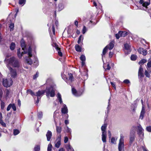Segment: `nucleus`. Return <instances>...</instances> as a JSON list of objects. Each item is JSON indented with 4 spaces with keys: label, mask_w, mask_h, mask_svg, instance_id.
Segmentation results:
<instances>
[{
    "label": "nucleus",
    "mask_w": 151,
    "mask_h": 151,
    "mask_svg": "<svg viewBox=\"0 0 151 151\" xmlns=\"http://www.w3.org/2000/svg\"><path fill=\"white\" fill-rule=\"evenodd\" d=\"M65 129L67 133H69L70 134H71V129L70 128H69L68 126H67L66 128Z\"/></svg>",
    "instance_id": "nucleus-40"
},
{
    "label": "nucleus",
    "mask_w": 151,
    "mask_h": 151,
    "mask_svg": "<svg viewBox=\"0 0 151 151\" xmlns=\"http://www.w3.org/2000/svg\"><path fill=\"white\" fill-rule=\"evenodd\" d=\"M111 142L113 144H115V139L114 137H112L111 139Z\"/></svg>",
    "instance_id": "nucleus-57"
},
{
    "label": "nucleus",
    "mask_w": 151,
    "mask_h": 151,
    "mask_svg": "<svg viewBox=\"0 0 151 151\" xmlns=\"http://www.w3.org/2000/svg\"><path fill=\"white\" fill-rule=\"evenodd\" d=\"M103 68L105 70H109L111 69V67L110 66L109 63L104 64Z\"/></svg>",
    "instance_id": "nucleus-33"
},
{
    "label": "nucleus",
    "mask_w": 151,
    "mask_h": 151,
    "mask_svg": "<svg viewBox=\"0 0 151 151\" xmlns=\"http://www.w3.org/2000/svg\"><path fill=\"white\" fill-rule=\"evenodd\" d=\"M142 148L143 151H148L146 148L144 146H142Z\"/></svg>",
    "instance_id": "nucleus-63"
},
{
    "label": "nucleus",
    "mask_w": 151,
    "mask_h": 151,
    "mask_svg": "<svg viewBox=\"0 0 151 151\" xmlns=\"http://www.w3.org/2000/svg\"><path fill=\"white\" fill-rule=\"evenodd\" d=\"M55 113H56V112L55 111L54 112V113L53 117H54V122H55V126H56V131H57V132L58 133H59L60 134L61 132V127L58 126L57 125V123L55 121V117H54L55 115Z\"/></svg>",
    "instance_id": "nucleus-17"
},
{
    "label": "nucleus",
    "mask_w": 151,
    "mask_h": 151,
    "mask_svg": "<svg viewBox=\"0 0 151 151\" xmlns=\"http://www.w3.org/2000/svg\"><path fill=\"white\" fill-rule=\"evenodd\" d=\"M27 93L30 94L32 96H35L36 95L35 93L30 89L27 90Z\"/></svg>",
    "instance_id": "nucleus-35"
},
{
    "label": "nucleus",
    "mask_w": 151,
    "mask_h": 151,
    "mask_svg": "<svg viewBox=\"0 0 151 151\" xmlns=\"http://www.w3.org/2000/svg\"><path fill=\"white\" fill-rule=\"evenodd\" d=\"M7 61L9 64L14 67L18 68L19 66V63L18 60L14 57L10 58Z\"/></svg>",
    "instance_id": "nucleus-4"
},
{
    "label": "nucleus",
    "mask_w": 151,
    "mask_h": 151,
    "mask_svg": "<svg viewBox=\"0 0 151 151\" xmlns=\"http://www.w3.org/2000/svg\"><path fill=\"white\" fill-rule=\"evenodd\" d=\"M113 55V53L111 52H110L109 54V57L111 58L112 57Z\"/></svg>",
    "instance_id": "nucleus-59"
},
{
    "label": "nucleus",
    "mask_w": 151,
    "mask_h": 151,
    "mask_svg": "<svg viewBox=\"0 0 151 151\" xmlns=\"http://www.w3.org/2000/svg\"><path fill=\"white\" fill-rule=\"evenodd\" d=\"M1 109H4L5 106V103L3 101H1Z\"/></svg>",
    "instance_id": "nucleus-48"
},
{
    "label": "nucleus",
    "mask_w": 151,
    "mask_h": 151,
    "mask_svg": "<svg viewBox=\"0 0 151 151\" xmlns=\"http://www.w3.org/2000/svg\"><path fill=\"white\" fill-rule=\"evenodd\" d=\"M72 91L73 94L77 97L81 95L83 92L82 90L77 91L73 87H72Z\"/></svg>",
    "instance_id": "nucleus-11"
},
{
    "label": "nucleus",
    "mask_w": 151,
    "mask_h": 151,
    "mask_svg": "<svg viewBox=\"0 0 151 151\" xmlns=\"http://www.w3.org/2000/svg\"><path fill=\"white\" fill-rule=\"evenodd\" d=\"M137 58V56L135 55H132L131 56V59L132 60H135Z\"/></svg>",
    "instance_id": "nucleus-42"
},
{
    "label": "nucleus",
    "mask_w": 151,
    "mask_h": 151,
    "mask_svg": "<svg viewBox=\"0 0 151 151\" xmlns=\"http://www.w3.org/2000/svg\"><path fill=\"white\" fill-rule=\"evenodd\" d=\"M137 128V134L138 135L139 137L142 139L144 136V130L142 128L141 126L139 124L136 127Z\"/></svg>",
    "instance_id": "nucleus-8"
},
{
    "label": "nucleus",
    "mask_w": 151,
    "mask_h": 151,
    "mask_svg": "<svg viewBox=\"0 0 151 151\" xmlns=\"http://www.w3.org/2000/svg\"><path fill=\"white\" fill-rule=\"evenodd\" d=\"M136 129V126H133L130 130L129 135V144L130 145L132 144L133 142L135 140V134Z\"/></svg>",
    "instance_id": "nucleus-3"
},
{
    "label": "nucleus",
    "mask_w": 151,
    "mask_h": 151,
    "mask_svg": "<svg viewBox=\"0 0 151 151\" xmlns=\"http://www.w3.org/2000/svg\"><path fill=\"white\" fill-rule=\"evenodd\" d=\"M46 92V96L48 98L49 96L51 97H53L55 96V90L53 87V86H51L49 87H47L45 90H39L36 93L35 96L37 97L42 96L44 93Z\"/></svg>",
    "instance_id": "nucleus-1"
},
{
    "label": "nucleus",
    "mask_w": 151,
    "mask_h": 151,
    "mask_svg": "<svg viewBox=\"0 0 151 151\" xmlns=\"http://www.w3.org/2000/svg\"><path fill=\"white\" fill-rule=\"evenodd\" d=\"M40 147L39 145H36L33 151H40Z\"/></svg>",
    "instance_id": "nucleus-39"
},
{
    "label": "nucleus",
    "mask_w": 151,
    "mask_h": 151,
    "mask_svg": "<svg viewBox=\"0 0 151 151\" xmlns=\"http://www.w3.org/2000/svg\"><path fill=\"white\" fill-rule=\"evenodd\" d=\"M9 27H10V29L11 31L12 30H13L14 27V24H11Z\"/></svg>",
    "instance_id": "nucleus-53"
},
{
    "label": "nucleus",
    "mask_w": 151,
    "mask_h": 151,
    "mask_svg": "<svg viewBox=\"0 0 151 151\" xmlns=\"http://www.w3.org/2000/svg\"><path fill=\"white\" fill-rule=\"evenodd\" d=\"M58 151H65V150L63 148H61L59 149Z\"/></svg>",
    "instance_id": "nucleus-64"
},
{
    "label": "nucleus",
    "mask_w": 151,
    "mask_h": 151,
    "mask_svg": "<svg viewBox=\"0 0 151 151\" xmlns=\"http://www.w3.org/2000/svg\"><path fill=\"white\" fill-rule=\"evenodd\" d=\"M80 59L82 61H85L86 60L85 56L84 55H82L80 57Z\"/></svg>",
    "instance_id": "nucleus-45"
},
{
    "label": "nucleus",
    "mask_w": 151,
    "mask_h": 151,
    "mask_svg": "<svg viewBox=\"0 0 151 151\" xmlns=\"http://www.w3.org/2000/svg\"><path fill=\"white\" fill-rule=\"evenodd\" d=\"M110 83H111V85L113 87H114V88L115 89H116V86H115V85L114 83H113L112 82H111Z\"/></svg>",
    "instance_id": "nucleus-61"
},
{
    "label": "nucleus",
    "mask_w": 151,
    "mask_h": 151,
    "mask_svg": "<svg viewBox=\"0 0 151 151\" xmlns=\"http://www.w3.org/2000/svg\"><path fill=\"white\" fill-rule=\"evenodd\" d=\"M15 47V44L14 42H12L10 46V48L11 50H13Z\"/></svg>",
    "instance_id": "nucleus-37"
},
{
    "label": "nucleus",
    "mask_w": 151,
    "mask_h": 151,
    "mask_svg": "<svg viewBox=\"0 0 151 151\" xmlns=\"http://www.w3.org/2000/svg\"><path fill=\"white\" fill-rule=\"evenodd\" d=\"M69 77L68 79V78H66V80L70 81V82H71L73 81V77L72 74L71 73H69L68 74Z\"/></svg>",
    "instance_id": "nucleus-27"
},
{
    "label": "nucleus",
    "mask_w": 151,
    "mask_h": 151,
    "mask_svg": "<svg viewBox=\"0 0 151 151\" xmlns=\"http://www.w3.org/2000/svg\"><path fill=\"white\" fill-rule=\"evenodd\" d=\"M61 135L59 134L57 137L56 140V143L55 146L57 148H58L61 145Z\"/></svg>",
    "instance_id": "nucleus-13"
},
{
    "label": "nucleus",
    "mask_w": 151,
    "mask_h": 151,
    "mask_svg": "<svg viewBox=\"0 0 151 151\" xmlns=\"http://www.w3.org/2000/svg\"><path fill=\"white\" fill-rule=\"evenodd\" d=\"M26 1V0H19V4L23 6L25 4Z\"/></svg>",
    "instance_id": "nucleus-38"
},
{
    "label": "nucleus",
    "mask_w": 151,
    "mask_h": 151,
    "mask_svg": "<svg viewBox=\"0 0 151 151\" xmlns=\"http://www.w3.org/2000/svg\"><path fill=\"white\" fill-rule=\"evenodd\" d=\"M145 114V109L144 108V106H142L139 116L140 119H143Z\"/></svg>",
    "instance_id": "nucleus-21"
},
{
    "label": "nucleus",
    "mask_w": 151,
    "mask_h": 151,
    "mask_svg": "<svg viewBox=\"0 0 151 151\" xmlns=\"http://www.w3.org/2000/svg\"><path fill=\"white\" fill-rule=\"evenodd\" d=\"M146 130L147 131L151 132V126H149L147 127Z\"/></svg>",
    "instance_id": "nucleus-51"
},
{
    "label": "nucleus",
    "mask_w": 151,
    "mask_h": 151,
    "mask_svg": "<svg viewBox=\"0 0 151 151\" xmlns=\"http://www.w3.org/2000/svg\"><path fill=\"white\" fill-rule=\"evenodd\" d=\"M119 32L121 37H124L127 35L128 33L126 31H120Z\"/></svg>",
    "instance_id": "nucleus-30"
},
{
    "label": "nucleus",
    "mask_w": 151,
    "mask_h": 151,
    "mask_svg": "<svg viewBox=\"0 0 151 151\" xmlns=\"http://www.w3.org/2000/svg\"><path fill=\"white\" fill-rule=\"evenodd\" d=\"M64 6L62 3H60L58 5V11H61L62 10L64 9Z\"/></svg>",
    "instance_id": "nucleus-29"
},
{
    "label": "nucleus",
    "mask_w": 151,
    "mask_h": 151,
    "mask_svg": "<svg viewBox=\"0 0 151 151\" xmlns=\"http://www.w3.org/2000/svg\"><path fill=\"white\" fill-rule=\"evenodd\" d=\"M12 108L13 109V111H16V106L14 104H12V105H11Z\"/></svg>",
    "instance_id": "nucleus-50"
},
{
    "label": "nucleus",
    "mask_w": 151,
    "mask_h": 151,
    "mask_svg": "<svg viewBox=\"0 0 151 151\" xmlns=\"http://www.w3.org/2000/svg\"><path fill=\"white\" fill-rule=\"evenodd\" d=\"M0 123L4 127H6V124L3 122L2 120L1 119H0Z\"/></svg>",
    "instance_id": "nucleus-46"
},
{
    "label": "nucleus",
    "mask_w": 151,
    "mask_h": 151,
    "mask_svg": "<svg viewBox=\"0 0 151 151\" xmlns=\"http://www.w3.org/2000/svg\"><path fill=\"white\" fill-rule=\"evenodd\" d=\"M83 36L81 35L78 38V44H79L81 42H82V44H83V43H82L83 41Z\"/></svg>",
    "instance_id": "nucleus-31"
},
{
    "label": "nucleus",
    "mask_w": 151,
    "mask_h": 151,
    "mask_svg": "<svg viewBox=\"0 0 151 151\" xmlns=\"http://www.w3.org/2000/svg\"><path fill=\"white\" fill-rule=\"evenodd\" d=\"M11 105H12V104H10L8 106L6 109V110L7 111H9L10 109L11 108H12Z\"/></svg>",
    "instance_id": "nucleus-54"
},
{
    "label": "nucleus",
    "mask_w": 151,
    "mask_h": 151,
    "mask_svg": "<svg viewBox=\"0 0 151 151\" xmlns=\"http://www.w3.org/2000/svg\"><path fill=\"white\" fill-rule=\"evenodd\" d=\"M9 70L10 72V74L12 78H15L17 75V71L15 69H13L11 67H9Z\"/></svg>",
    "instance_id": "nucleus-14"
},
{
    "label": "nucleus",
    "mask_w": 151,
    "mask_h": 151,
    "mask_svg": "<svg viewBox=\"0 0 151 151\" xmlns=\"http://www.w3.org/2000/svg\"><path fill=\"white\" fill-rule=\"evenodd\" d=\"M2 80L3 84L4 87H8L12 85L13 81L12 79H2Z\"/></svg>",
    "instance_id": "nucleus-10"
},
{
    "label": "nucleus",
    "mask_w": 151,
    "mask_h": 151,
    "mask_svg": "<svg viewBox=\"0 0 151 151\" xmlns=\"http://www.w3.org/2000/svg\"><path fill=\"white\" fill-rule=\"evenodd\" d=\"M24 54V51L23 52H22L21 53L20 52V49L19 48L17 50V54L18 57L19 58H22V56L23 54Z\"/></svg>",
    "instance_id": "nucleus-24"
},
{
    "label": "nucleus",
    "mask_w": 151,
    "mask_h": 151,
    "mask_svg": "<svg viewBox=\"0 0 151 151\" xmlns=\"http://www.w3.org/2000/svg\"><path fill=\"white\" fill-rule=\"evenodd\" d=\"M123 82L126 84H128L130 83V81L128 79H126Z\"/></svg>",
    "instance_id": "nucleus-58"
},
{
    "label": "nucleus",
    "mask_w": 151,
    "mask_h": 151,
    "mask_svg": "<svg viewBox=\"0 0 151 151\" xmlns=\"http://www.w3.org/2000/svg\"><path fill=\"white\" fill-rule=\"evenodd\" d=\"M139 3L141 4H142V6L145 7L146 9L147 8V6L150 5V0H147L146 1H145L144 0H140Z\"/></svg>",
    "instance_id": "nucleus-12"
},
{
    "label": "nucleus",
    "mask_w": 151,
    "mask_h": 151,
    "mask_svg": "<svg viewBox=\"0 0 151 151\" xmlns=\"http://www.w3.org/2000/svg\"><path fill=\"white\" fill-rule=\"evenodd\" d=\"M143 72V69L141 66H140L139 68L138 71V77L139 79H141L144 77Z\"/></svg>",
    "instance_id": "nucleus-16"
},
{
    "label": "nucleus",
    "mask_w": 151,
    "mask_h": 151,
    "mask_svg": "<svg viewBox=\"0 0 151 151\" xmlns=\"http://www.w3.org/2000/svg\"><path fill=\"white\" fill-rule=\"evenodd\" d=\"M34 65L35 67L37 66L38 65V61L37 58V57L35 56V58L34 60Z\"/></svg>",
    "instance_id": "nucleus-28"
},
{
    "label": "nucleus",
    "mask_w": 151,
    "mask_h": 151,
    "mask_svg": "<svg viewBox=\"0 0 151 151\" xmlns=\"http://www.w3.org/2000/svg\"><path fill=\"white\" fill-rule=\"evenodd\" d=\"M27 53L28 57L26 58V61L27 64L31 65L33 63L35 56H32V48L30 47H29Z\"/></svg>",
    "instance_id": "nucleus-2"
},
{
    "label": "nucleus",
    "mask_w": 151,
    "mask_h": 151,
    "mask_svg": "<svg viewBox=\"0 0 151 151\" xmlns=\"http://www.w3.org/2000/svg\"><path fill=\"white\" fill-rule=\"evenodd\" d=\"M65 148L68 151H74L73 148L71 146L70 144L66 145L65 146Z\"/></svg>",
    "instance_id": "nucleus-23"
},
{
    "label": "nucleus",
    "mask_w": 151,
    "mask_h": 151,
    "mask_svg": "<svg viewBox=\"0 0 151 151\" xmlns=\"http://www.w3.org/2000/svg\"><path fill=\"white\" fill-rule=\"evenodd\" d=\"M68 140V137L67 136H65L64 138V142L66 143L67 142Z\"/></svg>",
    "instance_id": "nucleus-52"
},
{
    "label": "nucleus",
    "mask_w": 151,
    "mask_h": 151,
    "mask_svg": "<svg viewBox=\"0 0 151 151\" xmlns=\"http://www.w3.org/2000/svg\"><path fill=\"white\" fill-rule=\"evenodd\" d=\"M108 134L109 138H110L111 136V133L110 131H108Z\"/></svg>",
    "instance_id": "nucleus-62"
},
{
    "label": "nucleus",
    "mask_w": 151,
    "mask_h": 151,
    "mask_svg": "<svg viewBox=\"0 0 151 151\" xmlns=\"http://www.w3.org/2000/svg\"><path fill=\"white\" fill-rule=\"evenodd\" d=\"M61 112L63 114H65L68 112V109L66 105L63 104V107L61 109Z\"/></svg>",
    "instance_id": "nucleus-20"
},
{
    "label": "nucleus",
    "mask_w": 151,
    "mask_h": 151,
    "mask_svg": "<svg viewBox=\"0 0 151 151\" xmlns=\"http://www.w3.org/2000/svg\"><path fill=\"white\" fill-rule=\"evenodd\" d=\"M21 45L22 50L24 51V53L27 54L28 52V50H27L26 47V45L24 42L23 40L21 41Z\"/></svg>",
    "instance_id": "nucleus-15"
},
{
    "label": "nucleus",
    "mask_w": 151,
    "mask_h": 151,
    "mask_svg": "<svg viewBox=\"0 0 151 151\" xmlns=\"http://www.w3.org/2000/svg\"><path fill=\"white\" fill-rule=\"evenodd\" d=\"M151 71H150L149 70L147 71V70H145V74L146 77L149 78L150 77V75L149 73L151 72Z\"/></svg>",
    "instance_id": "nucleus-36"
},
{
    "label": "nucleus",
    "mask_w": 151,
    "mask_h": 151,
    "mask_svg": "<svg viewBox=\"0 0 151 151\" xmlns=\"http://www.w3.org/2000/svg\"><path fill=\"white\" fill-rule=\"evenodd\" d=\"M57 99L59 100V102L60 104H62L63 103V101L61 98V94L59 93L57 94Z\"/></svg>",
    "instance_id": "nucleus-25"
},
{
    "label": "nucleus",
    "mask_w": 151,
    "mask_h": 151,
    "mask_svg": "<svg viewBox=\"0 0 151 151\" xmlns=\"http://www.w3.org/2000/svg\"><path fill=\"white\" fill-rule=\"evenodd\" d=\"M151 68V57L148 59V62L147 64V69Z\"/></svg>",
    "instance_id": "nucleus-34"
},
{
    "label": "nucleus",
    "mask_w": 151,
    "mask_h": 151,
    "mask_svg": "<svg viewBox=\"0 0 151 151\" xmlns=\"http://www.w3.org/2000/svg\"><path fill=\"white\" fill-rule=\"evenodd\" d=\"M37 116L39 118H41L42 117V112H40L37 114Z\"/></svg>",
    "instance_id": "nucleus-49"
},
{
    "label": "nucleus",
    "mask_w": 151,
    "mask_h": 151,
    "mask_svg": "<svg viewBox=\"0 0 151 151\" xmlns=\"http://www.w3.org/2000/svg\"><path fill=\"white\" fill-rule=\"evenodd\" d=\"M124 136L123 135L121 134L119 143L118 144V149L119 151H124Z\"/></svg>",
    "instance_id": "nucleus-6"
},
{
    "label": "nucleus",
    "mask_w": 151,
    "mask_h": 151,
    "mask_svg": "<svg viewBox=\"0 0 151 151\" xmlns=\"http://www.w3.org/2000/svg\"><path fill=\"white\" fill-rule=\"evenodd\" d=\"M87 30L85 26H83L82 30V32L83 34H84L87 31Z\"/></svg>",
    "instance_id": "nucleus-44"
},
{
    "label": "nucleus",
    "mask_w": 151,
    "mask_h": 151,
    "mask_svg": "<svg viewBox=\"0 0 151 151\" xmlns=\"http://www.w3.org/2000/svg\"><path fill=\"white\" fill-rule=\"evenodd\" d=\"M124 47L125 49L127 51V54L131 52L130 47L127 44H125L124 45Z\"/></svg>",
    "instance_id": "nucleus-22"
},
{
    "label": "nucleus",
    "mask_w": 151,
    "mask_h": 151,
    "mask_svg": "<svg viewBox=\"0 0 151 151\" xmlns=\"http://www.w3.org/2000/svg\"><path fill=\"white\" fill-rule=\"evenodd\" d=\"M47 140L48 141H50L51 138L52 136V133L51 131L50 130H48L46 135Z\"/></svg>",
    "instance_id": "nucleus-19"
},
{
    "label": "nucleus",
    "mask_w": 151,
    "mask_h": 151,
    "mask_svg": "<svg viewBox=\"0 0 151 151\" xmlns=\"http://www.w3.org/2000/svg\"><path fill=\"white\" fill-rule=\"evenodd\" d=\"M147 60L146 59H142L139 62V65H142V64H143L146 63L147 62Z\"/></svg>",
    "instance_id": "nucleus-41"
},
{
    "label": "nucleus",
    "mask_w": 151,
    "mask_h": 151,
    "mask_svg": "<svg viewBox=\"0 0 151 151\" xmlns=\"http://www.w3.org/2000/svg\"><path fill=\"white\" fill-rule=\"evenodd\" d=\"M20 132L17 129H15L14 130L13 133L14 135H16L19 134Z\"/></svg>",
    "instance_id": "nucleus-43"
},
{
    "label": "nucleus",
    "mask_w": 151,
    "mask_h": 151,
    "mask_svg": "<svg viewBox=\"0 0 151 151\" xmlns=\"http://www.w3.org/2000/svg\"><path fill=\"white\" fill-rule=\"evenodd\" d=\"M82 76H84V77L83 78L84 80L87 79L88 78V76L87 75V72L85 70H84L83 74H82Z\"/></svg>",
    "instance_id": "nucleus-32"
},
{
    "label": "nucleus",
    "mask_w": 151,
    "mask_h": 151,
    "mask_svg": "<svg viewBox=\"0 0 151 151\" xmlns=\"http://www.w3.org/2000/svg\"><path fill=\"white\" fill-rule=\"evenodd\" d=\"M138 52L139 53L142 54L144 56L146 55L147 54V50L144 49L143 48H139L138 50Z\"/></svg>",
    "instance_id": "nucleus-18"
},
{
    "label": "nucleus",
    "mask_w": 151,
    "mask_h": 151,
    "mask_svg": "<svg viewBox=\"0 0 151 151\" xmlns=\"http://www.w3.org/2000/svg\"><path fill=\"white\" fill-rule=\"evenodd\" d=\"M38 76V74L37 72L36 73L35 75L33 77V78L34 79H35L37 78V77Z\"/></svg>",
    "instance_id": "nucleus-60"
},
{
    "label": "nucleus",
    "mask_w": 151,
    "mask_h": 151,
    "mask_svg": "<svg viewBox=\"0 0 151 151\" xmlns=\"http://www.w3.org/2000/svg\"><path fill=\"white\" fill-rule=\"evenodd\" d=\"M114 46V42L111 41L109 44L107 45L103 49L102 54V56H104V55L107 52V50L109 49V50L113 49Z\"/></svg>",
    "instance_id": "nucleus-7"
},
{
    "label": "nucleus",
    "mask_w": 151,
    "mask_h": 151,
    "mask_svg": "<svg viewBox=\"0 0 151 151\" xmlns=\"http://www.w3.org/2000/svg\"><path fill=\"white\" fill-rule=\"evenodd\" d=\"M110 99L111 98H110L109 100V103H108V107H107V113H108L109 112V106L110 105V104H109V101H110Z\"/></svg>",
    "instance_id": "nucleus-56"
},
{
    "label": "nucleus",
    "mask_w": 151,
    "mask_h": 151,
    "mask_svg": "<svg viewBox=\"0 0 151 151\" xmlns=\"http://www.w3.org/2000/svg\"><path fill=\"white\" fill-rule=\"evenodd\" d=\"M52 40L53 42L52 44V46L55 47V49L57 50L58 52V55L60 56H62L63 54L60 51V48H59L58 45L55 42V39L54 37L52 38Z\"/></svg>",
    "instance_id": "nucleus-9"
},
{
    "label": "nucleus",
    "mask_w": 151,
    "mask_h": 151,
    "mask_svg": "<svg viewBox=\"0 0 151 151\" xmlns=\"http://www.w3.org/2000/svg\"><path fill=\"white\" fill-rule=\"evenodd\" d=\"M107 127V124L104 123L101 127V129L102 132V140L103 142H106V128Z\"/></svg>",
    "instance_id": "nucleus-5"
},
{
    "label": "nucleus",
    "mask_w": 151,
    "mask_h": 151,
    "mask_svg": "<svg viewBox=\"0 0 151 151\" xmlns=\"http://www.w3.org/2000/svg\"><path fill=\"white\" fill-rule=\"evenodd\" d=\"M52 146L50 144H48L47 147V151H51Z\"/></svg>",
    "instance_id": "nucleus-47"
},
{
    "label": "nucleus",
    "mask_w": 151,
    "mask_h": 151,
    "mask_svg": "<svg viewBox=\"0 0 151 151\" xmlns=\"http://www.w3.org/2000/svg\"><path fill=\"white\" fill-rule=\"evenodd\" d=\"M75 47L76 51L78 52L81 51V47L78 45H76Z\"/></svg>",
    "instance_id": "nucleus-26"
},
{
    "label": "nucleus",
    "mask_w": 151,
    "mask_h": 151,
    "mask_svg": "<svg viewBox=\"0 0 151 151\" xmlns=\"http://www.w3.org/2000/svg\"><path fill=\"white\" fill-rule=\"evenodd\" d=\"M115 37L117 39H119L120 38L121 36L119 32L118 34H116L115 35Z\"/></svg>",
    "instance_id": "nucleus-55"
}]
</instances>
